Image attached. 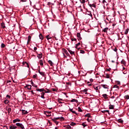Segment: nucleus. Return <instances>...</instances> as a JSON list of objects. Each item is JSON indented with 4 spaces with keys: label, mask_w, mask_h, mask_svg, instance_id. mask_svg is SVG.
Wrapping results in <instances>:
<instances>
[{
    "label": "nucleus",
    "mask_w": 129,
    "mask_h": 129,
    "mask_svg": "<svg viewBox=\"0 0 129 129\" xmlns=\"http://www.w3.org/2000/svg\"><path fill=\"white\" fill-rule=\"evenodd\" d=\"M82 125H83V127H85V126H87V125H86L84 122L82 123Z\"/></svg>",
    "instance_id": "nucleus-34"
},
{
    "label": "nucleus",
    "mask_w": 129,
    "mask_h": 129,
    "mask_svg": "<svg viewBox=\"0 0 129 129\" xmlns=\"http://www.w3.org/2000/svg\"><path fill=\"white\" fill-rule=\"evenodd\" d=\"M41 95H45V93L42 92L41 93Z\"/></svg>",
    "instance_id": "nucleus-58"
},
{
    "label": "nucleus",
    "mask_w": 129,
    "mask_h": 129,
    "mask_svg": "<svg viewBox=\"0 0 129 129\" xmlns=\"http://www.w3.org/2000/svg\"><path fill=\"white\" fill-rule=\"evenodd\" d=\"M39 37L40 40H43V39H44V37H43V35H42V34H40L39 35Z\"/></svg>",
    "instance_id": "nucleus-17"
},
{
    "label": "nucleus",
    "mask_w": 129,
    "mask_h": 129,
    "mask_svg": "<svg viewBox=\"0 0 129 129\" xmlns=\"http://www.w3.org/2000/svg\"><path fill=\"white\" fill-rule=\"evenodd\" d=\"M59 118H60V117H54L52 119V120L55 121L57 119H59Z\"/></svg>",
    "instance_id": "nucleus-30"
},
{
    "label": "nucleus",
    "mask_w": 129,
    "mask_h": 129,
    "mask_svg": "<svg viewBox=\"0 0 129 129\" xmlns=\"http://www.w3.org/2000/svg\"><path fill=\"white\" fill-rule=\"evenodd\" d=\"M118 122H120V123H122L123 122V120L120 118L118 119Z\"/></svg>",
    "instance_id": "nucleus-24"
},
{
    "label": "nucleus",
    "mask_w": 129,
    "mask_h": 129,
    "mask_svg": "<svg viewBox=\"0 0 129 129\" xmlns=\"http://www.w3.org/2000/svg\"><path fill=\"white\" fill-rule=\"evenodd\" d=\"M43 91H44L45 93H49V92H50V91L49 90H48L47 91L46 90Z\"/></svg>",
    "instance_id": "nucleus-42"
},
{
    "label": "nucleus",
    "mask_w": 129,
    "mask_h": 129,
    "mask_svg": "<svg viewBox=\"0 0 129 129\" xmlns=\"http://www.w3.org/2000/svg\"><path fill=\"white\" fill-rule=\"evenodd\" d=\"M93 88H94L95 90H98V89H100V86H96L94 85Z\"/></svg>",
    "instance_id": "nucleus-6"
},
{
    "label": "nucleus",
    "mask_w": 129,
    "mask_h": 129,
    "mask_svg": "<svg viewBox=\"0 0 129 129\" xmlns=\"http://www.w3.org/2000/svg\"><path fill=\"white\" fill-rule=\"evenodd\" d=\"M87 121H88V122H90V120H90L89 118H88L87 119Z\"/></svg>",
    "instance_id": "nucleus-50"
},
{
    "label": "nucleus",
    "mask_w": 129,
    "mask_h": 129,
    "mask_svg": "<svg viewBox=\"0 0 129 129\" xmlns=\"http://www.w3.org/2000/svg\"><path fill=\"white\" fill-rule=\"evenodd\" d=\"M46 39H47V40H49V39H51V37H50V36H49V35H47L46 36Z\"/></svg>",
    "instance_id": "nucleus-44"
},
{
    "label": "nucleus",
    "mask_w": 129,
    "mask_h": 129,
    "mask_svg": "<svg viewBox=\"0 0 129 129\" xmlns=\"http://www.w3.org/2000/svg\"><path fill=\"white\" fill-rule=\"evenodd\" d=\"M113 51H114L115 52H117V48H115L113 49Z\"/></svg>",
    "instance_id": "nucleus-45"
},
{
    "label": "nucleus",
    "mask_w": 129,
    "mask_h": 129,
    "mask_svg": "<svg viewBox=\"0 0 129 129\" xmlns=\"http://www.w3.org/2000/svg\"><path fill=\"white\" fill-rule=\"evenodd\" d=\"M127 33H128V29H127L124 31L125 35H127Z\"/></svg>",
    "instance_id": "nucleus-29"
},
{
    "label": "nucleus",
    "mask_w": 129,
    "mask_h": 129,
    "mask_svg": "<svg viewBox=\"0 0 129 129\" xmlns=\"http://www.w3.org/2000/svg\"><path fill=\"white\" fill-rule=\"evenodd\" d=\"M110 70H111L110 68L107 69V71H110Z\"/></svg>",
    "instance_id": "nucleus-53"
},
{
    "label": "nucleus",
    "mask_w": 129,
    "mask_h": 129,
    "mask_svg": "<svg viewBox=\"0 0 129 129\" xmlns=\"http://www.w3.org/2000/svg\"><path fill=\"white\" fill-rule=\"evenodd\" d=\"M12 111V109L11 108H8V112L10 113Z\"/></svg>",
    "instance_id": "nucleus-43"
},
{
    "label": "nucleus",
    "mask_w": 129,
    "mask_h": 129,
    "mask_svg": "<svg viewBox=\"0 0 129 129\" xmlns=\"http://www.w3.org/2000/svg\"><path fill=\"white\" fill-rule=\"evenodd\" d=\"M37 57L39 59H41L43 57V54L40 53L37 55Z\"/></svg>",
    "instance_id": "nucleus-13"
},
{
    "label": "nucleus",
    "mask_w": 129,
    "mask_h": 129,
    "mask_svg": "<svg viewBox=\"0 0 129 129\" xmlns=\"http://www.w3.org/2000/svg\"><path fill=\"white\" fill-rule=\"evenodd\" d=\"M106 78H109V75H106Z\"/></svg>",
    "instance_id": "nucleus-51"
},
{
    "label": "nucleus",
    "mask_w": 129,
    "mask_h": 129,
    "mask_svg": "<svg viewBox=\"0 0 129 129\" xmlns=\"http://www.w3.org/2000/svg\"><path fill=\"white\" fill-rule=\"evenodd\" d=\"M90 81L91 82H93V80L92 79H90Z\"/></svg>",
    "instance_id": "nucleus-55"
},
{
    "label": "nucleus",
    "mask_w": 129,
    "mask_h": 129,
    "mask_svg": "<svg viewBox=\"0 0 129 129\" xmlns=\"http://www.w3.org/2000/svg\"><path fill=\"white\" fill-rule=\"evenodd\" d=\"M22 113L23 114H27V113H28V111L25 110H22Z\"/></svg>",
    "instance_id": "nucleus-21"
},
{
    "label": "nucleus",
    "mask_w": 129,
    "mask_h": 129,
    "mask_svg": "<svg viewBox=\"0 0 129 129\" xmlns=\"http://www.w3.org/2000/svg\"><path fill=\"white\" fill-rule=\"evenodd\" d=\"M31 36H28V38L27 44H29V42H30V41H31Z\"/></svg>",
    "instance_id": "nucleus-22"
},
{
    "label": "nucleus",
    "mask_w": 129,
    "mask_h": 129,
    "mask_svg": "<svg viewBox=\"0 0 129 129\" xmlns=\"http://www.w3.org/2000/svg\"><path fill=\"white\" fill-rule=\"evenodd\" d=\"M71 55H74L75 52L74 51H72L71 50H68Z\"/></svg>",
    "instance_id": "nucleus-20"
},
{
    "label": "nucleus",
    "mask_w": 129,
    "mask_h": 129,
    "mask_svg": "<svg viewBox=\"0 0 129 129\" xmlns=\"http://www.w3.org/2000/svg\"><path fill=\"white\" fill-rule=\"evenodd\" d=\"M102 112L103 113H105V112L109 113V110H105L102 111Z\"/></svg>",
    "instance_id": "nucleus-25"
},
{
    "label": "nucleus",
    "mask_w": 129,
    "mask_h": 129,
    "mask_svg": "<svg viewBox=\"0 0 129 129\" xmlns=\"http://www.w3.org/2000/svg\"><path fill=\"white\" fill-rule=\"evenodd\" d=\"M36 91H39V92H43V91H45V89H44V88L37 89Z\"/></svg>",
    "instance_id": "nucleus-8"
},
{
    "label": "nucleus",
    "mask_w": 129,
    "mask_h": 129,
    "mask_svg": "<svg viewBox=\"0 0 129 129\" xmlns=\"http://www.w3.org/2000/svg\"><path fill=\"white\" fill-rule=\"evenodd\" d=\"M48 62L49 63V64H50V66H53V65H54V63H53V62L51 61V60H48Z\"/></svg>",
    "instance_id": "nucleus-11"
},
{
    "label": "nucleus",
    "mask_w": 129,
    "mask_h": 129,
    "mask_svg": "<svg viewBox=\"0 0 129 129\" xmlns=\"http://www.w3.org/2000/svg\"><path fill=\"white\" fill-rule=\"evenodd\" d=\"M109 108L110 109H113L114 108L113 105L110 106Z\"/></svg>",
    "instance_id": "nucleus-40"
},
{
    "label": "nucleus",
    "mask_w": 129,
    "mask_h": 129,
    "mask_svg": "<svg viewBox=\"0 0 129 129\" xmlns=\"http://www.w3.org/2000/svg\"><path fill=\"white\" fill-rule=\"evenodd\" d=\"M101 86L104 88V89H107V91H108V86H107V85H101Z\"/></svg>",
    "instance_id": "nucleus-3"
},
{
    "label": "nucleus",
    "mask_w": 129,
    "mask_h": 129,
    "mask_svg": "<svg viewBox=\"0 0 129 129\" xmlns=\"http://www.w3.org/2000/svg\"><path fill=\"white\" fill-rule=\"evenodd\" d=\"M89 15L90 16V17H92V14H91V13H90Z\"/></svg>",
    "instance_id": "nucleus-61"
},
{
    "label": "nucleus",
    "mask_w": 129,
    "mask_h": 129,
    "mask_svg": "<svg viewBox=\"0 0 129 129\" xmlns=\"http://www.w3.org/2000/svg\"><path fill=\"white\" fill-rule=\"evenodd\" d=\"M38 72L39 74H40V75H41L42 76H45V73H44L43 72H40V71H39Z\"/></svg>",
    "instance_id": "nucleus-14"
},
{
    "label": "nucleus",
    "mask_w": 129,
    "mask_h": 129,
    "mask_svg": "<svg viewBox=\"0 0 129 129\" xmlns=\"http://www.w3.org/2000/svg\"><path fill=\"white\" fill-rule=\"evenodd\" d=\"M16 125L17 126H19V127H20V128H22V129L25 128V127L24 126V125H23V124H22V123H16Z\"/></svg>",
    "instance_id": "nucleus-1"
},
{
    "label": "nucleus",
    "mask_w": 129,
    "mask_h": 129,
    "mask_svg": "<svg viewBox=\"0 0 129 129\" xmlns=\"http://www.w3.org/2000/svg\"><path fill=\"white\" fill-rule=\"evenodd\" d=\"M27 64V67L29 68V64L28 63H26Z\"/></svg>",
    "instance_id": "nucleus-64"
},
{
    "label": "nucleus",
    "mask_w": 129,
    "mask_h": 129,
    "mask_svg": "<svg viewBox=\"0 0 129 129\" xmlns=\"http://www.w3.org/2000/svg\"><path fill=\"white\" fill-rule=\"evenodd\" d=\"M114 88H117V89H118V88H119V87H118V86L116 85H115L114 86Z\"/></svg>",
    "instance_id": "nucleus-41"
},
{
    "label": "nucleus",
    "mask_w": 129,
    "mask_h": 129,
    "mask_svg": "<svg viewBox=\"0 0 129 129\" xmlns=\"http://www.w3.org/2000/svg\"><path fill=\"white\" fill-rule=\"evenodd\" d=\"M78 111H80V112H82V109H81V107H78Z\"/></svg>",
    "instance_id": "nucleus-33"
},
{
    "label": "nucleus",
    "mask_w": 129,
    "mask_h": 129,
    "mask_svg": "<svg viewBox=\"0 0 129 129\" xmlns=\"http://www.w3.org/2000/svg\"><path fill=\"white\" fill-rule=\"evenodd\" d=\"M61 99L58 100L59 103H63V102L61 101Z\"/></svg>",
    "instance_id": "nucleus-46"
},
{
    "label": "nucleus",
    "mask_w": 129,
    "mask_h": 129,
    "mask_svg": "<svg viewBox=\"0 0 129 129\" xmlns=\"http://www.w3.org/2000/svg\"><path fill=\"white\" fill-rule=\"evenodd\" d=\"M17 126L14 125H11L9 126V129H16Z\"/></svg>",
    "instance_id": "nucleus-7"
},
{
    "label": "nucleus",
    "mask_w": 129,
    "mask_h": 129,
    "mask_svg": "<svg viewBox=\"0 0 129 129\" xmlns=\"http://www.w3.org/2000/svg\"><path fill=\"white\" fill-rule=\"evenodd\" d=\"M34 51H36V50H37V47H35L34 48Z\"/></svg>",
    "instance_id": "nucleus-57"
},
{
    "label": "nucleus",
    "mask_w": 129,
    "mask_h": 129,
    "mask_svg": "<svg viewBox=\"0 0 129 129\" xmlns=\"http://www.w3.org/2000/svg\"><path fill=\"white\" fill-rule=\"evenodd\" d=\"M62 51L63 52L65 53V54H66V55H67L68 56H69V53H68V51H67V50L64 48L62 49Z\"/></svg>",
    "instance_id": "nucleus-5"
},
{
    "label": "nucleus",
    "mask_w": 129,
    "mask_h": 129,
    "mask_svg": "<svg viewBox=\"0 0 129 129\" xmlns=\"http://www.w3.org/2000/svg\"><path fill=\"white\" fill-rule=\"evenodd\" d=\"M53 121H54V122H55V123H56V124H58V121H56V120Z\"/></svg>",
    "instance_id": "nucleus-56"
},
{
    "label": "nucleus",
    "mask_w": 129,
    "mask_h": 129,
    "mask_svg": "<svg viewBox=\"0 0 129 129\" xmlns=\"http://www.w3.org/2000/svg\"><path fill=\"white\" fill-rule=\"evenodd\" d=\"M7 97H8L9 98H11V96H9L8 95H7Z\"/></svg>",
    "instance_id": "nucleus-60"
},
{
    "label": "nucleus",
    "mask_w": 129,
    "mask_h": 129,
    "mask_svg": "<svg viewBox=\"0 0 129 129\" xmlns=\"http://www.w3.org/2000/svg\"><path fill=\"white\" fill-rule=\"evenodd\" d=\"M84 116L85 117H91V116H90V113L86 114Z\"/></svg>",
    "instance_id": "nucleus-18"
},
{
    "label": "nucleus",
    "mask_w": 129,
    "mask_h": 129,
    "mask_svg": "<svg viewBox=\"0 0 129 129\" xmlns=\"http://www.w3.org/2000/svg\"><path fill=\"white\" fill-rule=\"evenodd\" d=\"M121 64H123V65H125V64H126V63L125 62L124 60H122L121 61Z\"/></svg>",
    "instance_id": "nucleus-26"
},
{
    "label": "nucleus",
    "mask_w": 129,
    "mask_h": 129,
    "mask_svg": "<svg viewBox=\"0 0 129 129\" xmlns=\"http://www.w3.org/2000/svg\"><path fill=\"white\" fill-rule=\"evenodd\" d=\"M2 27L3 29H5L6 28V26H5L4 25L2 24Z\"/></svg>",
    "instance_id": "nucleus-49"
},
{
    "label": "nucleus",
    "mask_w": 129,
    "mask_h": 129,
    "mask_svg": "<svg viewBox=\"0 0 129 129\" xmlns=\"http://www.w3.org/2000/svg\"><path fill=\"white\" fill-rule=\"evenodd\" d=\"M78 46H80V42H78L77 44H76V49H78L79 50L80 49V47H78Z\"/></svg>",
    "instance_id": "nucleus-9"
},
{
    "label": "nucleus",
    "mask_w": 129,
    "mask_h": 129,
    "mask_svg": "<svg viewBox=\"0 0 129 129\" xmlns=\"http://www.w3.org/2000/svg\"><path fill=\"white\" fill-rule=\"evenodd\" d=\"M70 111H71V112H72V113H74L75 114H76V115L78 114V113H76V111L73 110V109L70 108Z\"/></svg>",
    "instance_id": "nucleus-4"
},
{
    "label": "nucleus",
    "mask_w": 129,
    "mask_h": 129,
    "mask_svg": "<svg viewBox=\"0 0 129 129\" xmlns=\"http://www.w3.org/2000/svg\"><path fill=\"white\" fill-rule=\"evenodd\" d=\"M39 63H40V64L41 66H43V61L42 60H40L39 61Z\"/></svg>",
    "instance_id": "nucleus-31"
},
{
    "label": "nucleus",
    "mask_w": 129,
    "mask_h": 129,
    "mask_svg": "<svg viewBox=\"0 0 129 129\" xmlns=\"http://www.w3.org/2000/svg\"><path fill=\"white\" fill-rule=\"evenodd\" d=\"M68 51H72V52H74L75 53L76 51V47H72L71 49L69 48L68 49Z\"/></svg>",
    "instance_id": "nucleus-2"
},
{
    "label": "nucleus",
    "mask_w": 129,
    "mask_h": 129,
    "mask_svg": "<svg viewBox=\"0 0 129 129\" xmlns=\"http://www.w3.org/2000/svg\"><path fill=\"white\" fill-rule=\"evenodd\" d=\"M36 77H37V75H33V78H36Z\"/></svg>",
    "instance_id": "nucleus-54"
},
{
    "label": "nucleus",
    "mask_w": 129,
    "mask_h": 129,
    "mask_svg": "<svg viewBox=\"0 0 129 129\" xmlns=\"http://www.w3.org/2000/svg\"><path fill=\"white\" fill-rule=\"evenodd\" d=\"M81 4H84L85 3V0H80Z\"/></svg>",
    "instance_id": "nucleus-38"
},
{
    "label": "nucleus",
    "mask_w": 129,
    "mask_h": 129,
    "mask_svg": "<svg viewBox=\"0 0 129 129\" xmlns=\"http://www.w3.org/2000/svg\"><path fill=\"white\" fill-rule=\"evenodd\" d=\"M6 47V45L4 43H2L1 44V48H5Z\"/></svg>",
    "instance_id": "nucleus-35"
},
{
    "label": "nucleus",
    "mask_w": 129,
    "mask_h": 129,
    "mask_svg": "<svg viewBox=\"0 0 129 129\" xmlns=\"http://www.w3.org/2000/svg\"><path fill=\"white\" fill-rule=\"evenodd\" d=\"M77 37L78 38L79 40H81V37L80 33H77Z\"/></svg>",
    "instance_id": "nucleus-12"
},
{
    "label": "nucleus",
    "mask_w": 129,
    "mask_h": 129,
    "mask_svg": "<svg viewBox=\"0 0 129 129\" xmlns=\"http://www.w3.org/2000/svg\"><path fill=\"white\" fill-rule=\"evenodd\" d=\"M19 121H21V120H20L19 119H16L13 120V122L14 123H16V122H18Z\"/></svg>",
    "instance_id": "nucleus-15"
},
{
    "label": "nucleus",
    "mask_w": 129,
    "mask_h": 129,
    "mask_svg": "<svg viewBox=\"0 0 129 129\" xmlns=\"http://www.w3.org/2000/svg\"><path fill=\"white\" fill-rule=\"evenodd\" d=\"M103 97H104V98H107V94H104L102 95Z\"/></svg>",
    "instance_id": "nucleus-27"
},
{
    "label": "nucleus",
    "mask_w": 129,
    "mask_h": 129,
    "mask_svg": "<svg viewBox=\"0 0 129 129\" xmlns=\"http://www.w3.org/2000/svg\"><path fill=\"white\" fill-rule=\"evenodd\" d=\"M102 2H103V4H105V3H106L105 0H103Z\"/></svg>",
    "instance_id": "nucleus-52"
},
{
    "label": "nucleus",
    "mask_w": 129,
    "mask_h": 129,
    "mask_svg": "<svg viewBox=\"0 0 129 129\" xmlns=\"http://www.w3.org/2000/svg\"><path fill=\"white\" fill-rule=\"evenodd\" d=\"M9 100H6L4 101V103L5 104H8V103H9Z\"/></svg>",
    "instance_id": "nucleus-32"
},
{
    "label": "nucleus",
    "mask_w": 129,
    "mask_h": 129,
    "mask_svg": "<svg viewBox=\"0 0 129 129\" xmlns=\"http://www.w3.org/2000/svg\"><path fill=\"white\" fill-rule=\"evenodd\" d=\"M41 98H43V99H45V97L44 96V95H42L41 96Z\"/></svg>",
    "instance_id": "nucleus-48"
},
{
    "label": "nucleus",
    "mask_w": 129,
    "mask_h": 129,
    "mask_svg": "<svg viewBox=\"0 0 129 129\" xmlns=\"http://www.w3.org/2000/svg\"><path fill=\"white\" fill-rule=\"evenodd\" d=\"M26 87H27V89H29V90H31V89L32 88V86L31 85H27L26 86Z\"/></svg>",
    "instance_id": "nucleus-10"
},
{
    "label": "nucleus",
    "mask_w": 129,
    "mask_h": 129,
    "mask_svg": "<svg viewBox=\"0 0 129 129\" xmlns=\"http://www.w3.org/2000/svg\"><path fill=\"white\" fill-rule=\"evenodd\" d=\"M76 38H74L73 40H72V41H76Z\"/></svg>",
    "instance_id": "nucleus-63"
},
{
    "label": "nucleus",
    "mask_w": 129,
    "mask_h": 129,
    "mask_svg": "<svg viewBox=\"0 0 129 129\" xmlns=\"http://www.w3.org/2000/svg\"><path fill=\"white\" fill-rule=\"evenodd\" d=\"M123 74H126L127 72L126 71H124L123 72Z\"/></svg>",
    "instance_id": "nucleus-59"
},
{
    "label": "nucleus",
    "mask_w": 129,
    "mask_h": 129,
    "mask_svg": "<svg viewBox=\"0 0 129 129\" xmlns=\"http://www.w3.org/2000/svg\"><path fill=\"white\" fill-rule=\"evenodd\" d=\"M124 98H125V99H129V96L128 95L125 96Z\"/></svg>",
    "instance_id": "nucleus-37"
},
{
    "label": "nucleus",
    "mask_w": 129,
    "mask_h": 129,
    "mask_svg": "<svg viewBox=\"0 0 129 129\" xmlns=\"http://www.w3.org/2000/svg\"><path fill=\"white\" fill-rule=\"evenodd\" d=\"M80 53H81V54H84V53H85V51L83 50H81Z\"/></svg>",
    "instance_id": "nucleus-36"
},
{
    "label": "nucleus",
    "mask_w": 129,
    "mask_h": 129,
    "mask_svg": "<svg viewBox=\"0 0 129 129\" xmlns=\"http://www.w3.org/2000/svg\"><path fill=\"white\" fill-rule=\"evenodd\" d=\"M66 127V128L70 129L71 128V126L70 125H68L67 126H64Z\"/></svg>",
    "instance_id": "nucleus-28"
},
{
    "label": "nucleus",
    "mask_w": 129,
    "mask_h": 129,
    "mask_svg": "<svg viewBox=\"0 0 129 129\" xmlns=\"http://www.w3.org/2000/svg\"><path fill=\"white\" fill-rule=\"evenodd\" d=\"M103 32L104 33H107V31H108V28L106 27L103 30Z\"/></svg>",
    "instance_id": "nucleus-16"
},
{
    "label": "nucleus",
    "mask_w": 129,
    "mask_h": 129,
    "mask_svg": "<svg viewBox=\"0 0 129 129\" xmlns=\"http://www.w3.org/2000/svg\"><path fill=\"white\" fill-rule=\"evenodd\" d=\"M88 84L89 86H91V83H90V82H88Z\"/></svg>",
    "instance_id": "nucleus-47"
},
{
    "label": "nucleus",
    "mask_w": 129,
    "mask_h": 129,
    "mask_svg": "<svg viewBox=\"0 0 129 129\" xmlns=\"http://www.w3.org/2000/svg\"><path fill=\"white\" fill-rule=\"evenodd\" d=\"M31 84L32 85V86H33V87H38L37 85H36L35 84H34V83L33 82H31Z\"/></svg>",
    "instance_id": "nucleus-23"
},
{
    "label": "nucleus",
    "mask_w": 129,
    "mask_h": 129,
    "mask_svg": "<svg viewBox=\"0 0 129 129\" xmlns=\"http://www.w3.org/2000/svg\"><path fill=\"white\" fill-rule=\"evenodd\" d=\"M52 91H56V89H52Z\"/></svg>",
    "instance_id": "nucleus-62"
},
{
    "label": "nucleus",
    "mask_w": 129,
    "mask_h": 129,
    "mask_svg": "<svg viewBox=\"0 0 129 129\" xmlns=\"http://www.w3.org/2000/svg\"><path fill=\"white\" fill-rule=\"evenodd\" d=\"M70 124H71V125L74 126V125H75V124H76V123H75L73 122H72Z\"/></svg>",
    "instance_id": "nucleus-39"
},
{
    "label": "nucleus",
    "mask_w": 129,
    "mask_h": 129,
    "mask_svg": "<svg viewBox=\"0 0 129 129\" xmlns=\"http://www.w3.org/2000/svg\"><path fill=\"white\" fill-rule=\"evenodd\" d=\"M71 102H78V100L77 99H73L71 100Z\"/></svg>",
    "instance_id": "nucleus-19"
}]
</instances>
